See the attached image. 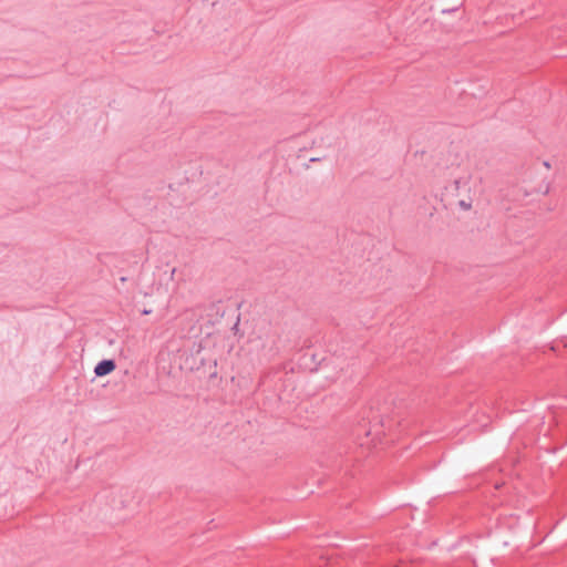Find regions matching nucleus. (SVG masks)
Wrapping results in <instances>:
<instances>
[{
  "mask_svg": "<svg viewBox=\"0 0 567 567\" xmlns=\"http://www.w3.org/2000/svg\"><path fill=\"white\" fill-rule=\"evenodd\" d=\"M116 368V364L113 360H103L99 362L94 369V373L97 377H104L112 373Z\"/></svg>",
  "mask_w": 567,
  "mask_h": 567,
  "instance_id": "f257e3e1",
  "label": "nucleus"
},
{
  "mask_svg": "<svg viewBox=\"0 0 567 567\" xmlns=\"http://www.w3.org/2000/svg\"><path fill=\"white\" fill-rule=\"evenodd\" d=\"M460 206H461V208H462V209H464V210H468V209H471V203H467V202H465V200H461V202H460Z\"/></svg>",
  "mask_w": 567,
  "mask_h": 567,
  "instance_id": "f03ea898",
  "label": "nucleus"
}]
</instances>
